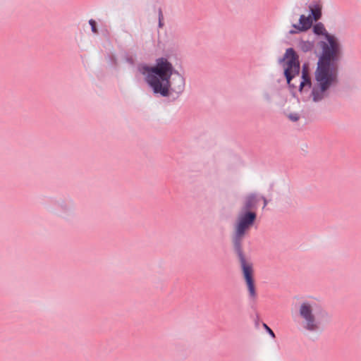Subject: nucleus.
<instances>
[{"instance_id": "nucleus-1", "label": "nucleus", "mask_w": 361, "mask_h": 361, "mask_svg": "<svg viewBox=\"0 0 361 361\" xmlns=\"http://www.w3.org/2000/svg\"><path fill=\"white\" fill-rule=\"evenodd\" d=\"M317 35H324L327 42H322V53L317 63L314 73V80L312 82L307 64H304L300 83V92L303 94L312 88L310 97L314 102H319L329 96L330 88L338 82L337 61L341 54V45L338 39L326 32L322 23L313 27Z\"/></svg>"}, {"instance_id": "nucleus-2", "label": "nucleus", "mask_w": 361, "mask_h": 361, "mask_svg": "<svg viewBox=\"0 0 361 361\" xmlns=\"http://www.w3.org/2000/svg\"><path fill=\"white\" fill-rule=\"evenodd\" d=\"M257 203V199L255 195H250L246 197L243 207L238 213L233 228L232 241L237 252L241 264L243 277L249 292V296L255 300L257 298V291L253 278L254 270L252 265L247 262L242 252L241 243L250 228L254 224L257 214L251 211Z\"/></svg>"}, {"instance_id": "nucleus-3", "label": "nucleus", "mask_w": 361, "mask_h": 361, "mask_svg": "<svg viewBox=\"0 0 361 361\" xmlns=\"http://www.w3.org/2000/svg\"><path fill=\"white\" fill-rule=\"evenodd\" d=\"M173 70L171 63L164 58L158 59L154 66H144L140 68L141 73L146 75V80L154 92L164 97L169 95Z\"/></svg>"}, {"instance_id": "nucleus-4", "label": "nucleus", "mask_w": 361, "mask_h": 361, "mask_svg": "<svg viewBox=\"0 0 361 361\" xmlns=\"http://www.w3.org/2000/svg\"><path fill=\"white\" fill-rule=\"evenodd\" d=\"M317 315L327 317L328 314L316 300L308 298L299 302L297 316L301 326L305 330L314 332L320 329L321 324Z\"/></svg>"}, {"instance_id": "nucleus-5", "label": "nucleus", "mask_w": 361, "mask_h": 361, "mask_svg": "<svg viewBox=\"0 0 361 361\" xmlns=\"http://www.w3.org/2000/svg\"><path fill=\"white\" fill-rule=\"evenodd\" d=\"M284 74L288 83L290 85L291 80L299 74L300 62L298 56L292 48L286 49L284 55Z\"/></svg>"}, {"instance_id": "nucleus-6", "label": "nucleus", "mask_w": 361, "mask_h": 361, "mask_svg": "<svg viewBox=\"0 0 361 361\" xmlns=\"http://www.w3.org/2000/svg\"><path fill=\"white\" fill-rule=\"evenodd\" d=\"M312 25V19L311 16H305L301 15L299 19V25H293V27L297 29L300 32L306 31Z\"/></svg>"}, {"instance_id": "nucleus-7", "label": "nucleus", "mask_w": 361, "mask_h": 361, "mask_svg": "<svg viewBox=\"0 0 361 361\" xmlns=\"http://www.w3.org/2000/svg\"><path fill=\"white\" fill-rule=\"evenodd\" d=\"M311 13L313 16V18L315 21L319 20L321 17L322 12H321V6L317 5L314 8L310 7Z\"/></svg>"}, {"instance_id": "nucleus-8", "label": "nucleus", "mask_w": 361, "mask_h": 361, "mask_svg": "<svg viewBox=\"0 0 361 361\" xmlns=\"http://www.w3.org/2000/svg\"><path fill=\"white\" fill-rule=\"evenodd\" d=\"M299 46L300 49L302 50L304 52H307L312 50L314 47L312 43L304 41L301 42Z\"/></svg>"}, {"instance_id": "nucleus-9", "label": "nucleus", "mask_w": 361, "mask_h": 361, "mask_svg": "<svg viewBox=\"0 0 361 361\" xmlns=\"http://www.w3.org/2000/svg\"><path fill=\"white\" fill-rule=\"evenodd\" d=\"M89 23L91 26V28H92V31L94 32V33H97V27H96V22L95 20H94L93 19H91L89 20Z\"/></svg>"}, {"instance_id": "nucleus-10", "label": "nucleus", "mask_w": 361, "mask_h": 361, "mask_svg": "<svg viewBox=\"0 0 361 361\" xmlns=\"http://www.w3.org/2000/svg\"><path fill=\"white\" fill-rule=\"evenodd\" d=\"M263 327L273 338H275V334L266 324H263Z\"/></svg>"}, {"instance_id": "nucleus-11", "label": "nucleus", "mask_w": 361, "mask_h": 361, "mask_svg": "<svg viewBox=\"0 0 361 361\" xmlns=\"http://www.w3.org/2000/svg\"><path fill=\"white\" fill-rule=\"evenodd\" d=\"M288 118L292 121H297L299 119V116L297 114H291L288 116Z\"/></svg>"}, {"instance_id": "nucleus-12", "label": "nucleus", "mask_w": 361, "mask_h": 361, "mask_svg": "<svg viewBox=\"0 0 361 361\" xmlns=\"http://www.w3.org/2000/svg\"><path fill=\"white\" fill-rule=\"evenodd\" d=\"M162 19H163V14L162 12L160 11L159 13V27L162 26Z\"/></svg>"}, {"instance_id": "nucleus-13", "label": "nucleus", "mask_w": 361, "mask_h": 361, "mask_svg": "<svg viewBox=\"0 0 361 361\" xmlns=\"http://www.w3.org/2000/svg\"><path fill=\"white\" fill-rule=\"evenodd\" d=\"M263 200H264V207L267 206V200H266V198L263 197Z\"/></svg>"}, {"instance_id": "nucleus-14", "label": "nucleus", "mask_w": 361, "mask_h": 361, "mask_svg": "<svg viewBox=\"0 0 361 361\" xmlns=\"http://www.w3.org/2000/svg\"><path fill=\"white\" fill-rule=\"evenodd\" d=\"M290 34H294V33H295V31L290 30Z\"/></svg>"}]
</instances>
